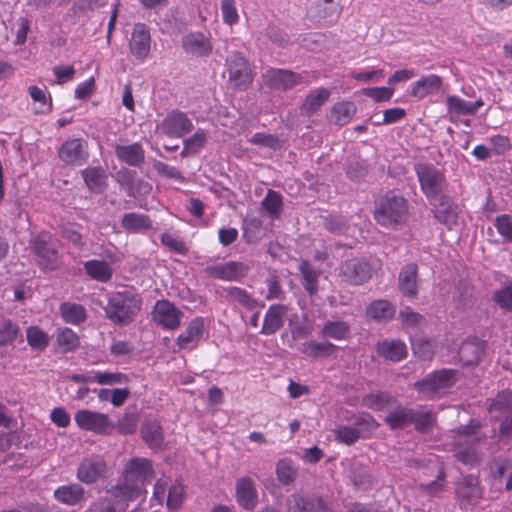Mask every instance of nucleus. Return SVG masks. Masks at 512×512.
I'll list each match as a JSON object with an SVG mask.
<instances>
[{
	"instance_id": "obj_1",
	"label": "nucleus",
	"mask_w": 512,
	"mask_h": 512,
	"mask_svg": "<svg viewBox=\"0 0 512 512\" xmlns=\"http://www.w3.org/2000/svg\"><path fill=\"white\" fill-rule=\"evenodd\" d=\"M154 477L152 463L147 458L134 457L128 460L123 469V481L108 490L109 494L126 499L138 498L143 485Z\"/></svg>"
},
{
	"instance_id": "obj_2",
	"label": "nucleus",
	"mask_w": 512,
	"mask_h": 512,
	"mask_svg": "<svg viewBox=\"0 0 512 512\" xmlns=\"http://www.w3.org/2000/svg\"><path fill=\"white\" fill-rule=\"evenodd\" d=\"M452 432L454 433L452 451L455 458L468 466L478 464L481 456L475 451L474 445L486 437L480 433V423L470 422Z\"/></svg>"
},
{
	"instance_id": "obj_3",
	"label": "nucleus",
	"mask_w": 512,
	"mask_h": 512,
	"mask_svg": "<svg viewBox=\"0 0 512 512\" xmlns=\"http://www.w3.org/2000/svg\"><path fill=\"white\" fill-rule=\"evenodd\" d=\"M142 299L130 291L113 293L104 308L106 317L116 325H128L140 312Z\"/></svg>"
},
{
	"instance_id": "obj_4",
	"label": "nucleus",
	"mask_w": 512,
	"mask_h": 512,
	"mask_svg": "<svg viewBox=\"0 0 512 512\" xmlns=\"http://www.w3.org/2000/svg\"><path fill=\"white\" fill-rule=\"evenodd\" d=\"M422 193L429 202L443 195L447 189V181L444 173L431 164L419 163L415 165Z\"/></svg>"
},
{
	"instance_id": "obj_5",
	"label": "nucleus",
	"mask_w": 512,
	"mask_h": 512,
	"mask_svg": "<svg viewBox=\"0 0 512 512\" xmlns=\"http://www.w3.org/2000/svg\"><path fill=\"white\" fill-rule=\"evenodd\" d=\"M226 69L231 88L245 91L251 86L254 72L249 61L240 52H233L228 56Z\"/></svg>"
},
{
	"instance_id": "obj_6",
	"label": "nucleus",
	"mask_w": 512,
	"mask_h": 512,
	"mask_svg": "<svg viewBox=\"0 0 512 512\" xmlns=\"http://www.w3.org/2000/svg\"><path fill=\"white\" fill-rule=\"evenodd\" d=\"M408 213L407 201L402 196L386 195L378 203L374 216L382 226H391L402 222Z\"/></svg>"
},
{
	"instance_id": "obj_7",
	"label": "nucleus",
	"mask_w": 512,
	"mask_h": 512,
	"mask_svg": "<svg viewBox=\"0 0 512 512\" xmlns=\"http://www.w3.org/2000/svg\"><path fill=\"white\" fill-rule=\"evenodd\" d=\"M455 383L453 370L443 369L427 375L414 384L415 389L427 398L446 393Z\"/></svg>"
},
{
	"instance_id": "obj_8",
	"label": "nucleus",
	"mask_w": 512,
	"mask_h": 512,
	"mask_svg": "<svg viewBox=\"0 0 512 512\" xmlns=\"http://www.w3.org/2000/svg\"><path fill=\"white\" fill-rule=\"evenodd\" d=\"M37 263L43 269L54 270L59 266L57 241L48 233H41L31 241Z\"/></svg>"
},
{
	"instance_id": "obj_9",
	"label": "nucleus",
	"mask_w": 512,
	"mask_h": 512,
	"mask_svg": "<svg viewBox=\"0 0 512 512\" xmlns=\"http://www.w3.org/2000/svg\"><path fill=\"white\" fill-rule=\"evenodd\" d=\"M261 77L268 88L279 91H287L295 86L309 83L304 75L288 69L268 68Z\"/></svg>"
},
{
	"instance_id": "obj_10",
	"label": "nucleus",
	"mask_w": 512,
	"mask_h": 512,
	"mask_svg": "<svg viewBox=\"0 0 512 512\" xmlns=\"http://www.w3.org/2000/svg\"><path fill=\"white\" fill-rule=\"evenodd\" d=\"M249 271L250 266L239 261L217 263L209 265L204 269L208 277L223 281H240L247 276Z\"/></svg>"
},
{
	"instance_id": "obj_11",
	"label": "nucleus",
	"mask_w": 512,
	"mask_h": 512,
	"mask_svg": "<svg viewBox=\"0 0 512 512\" xmlns=\"http://www.w3.org/2000/svg\"><path fill=\"white\" fill-rule=\"evenodd\" d=\"M182 317L183 313L168 300L157 301L152 311L153 321L164 329H177Z\"/></svg>"
},
{
	"instance_id": "obj_12",
	"label": "nucleus",
	"mask_w": 512,
	"mask_h": 512,
	"mask_svg": "<svg viewBox=\"0 0 512 512\" xmlns=\"http://www.w3.org/2000/svg\"><path fill=\"white\" fill-rule=\"evenodd\" d=\"M74 418L81 429L92 431L97 434L107 433L112 427L106 414L88 409L79 410L76 412Z\"/></svg>"
},
{
	"instance_id": "obj_13",
	"label": "nucleus",
	"mask_w": 512,
	"mask_h": 512,
	"mask_svg": "<svg viewBox=\"0 0 512 512\" xmlns=\"http://www.w3.org/2000/svg\"><path fill=\"white\" fill-rule=\"evenodd\" d=\"M61 161L69 165H81L88 158V144L80 138L66 140L58 150Z\"/></svg>"
},
{
	"instance_id": "obj_14",
	"label": "nucleus",
	"mask_w": 512,
	"mask_h": 512,
	"mask_svg": "<svg viewBox=\"0 0 512 512\" xmlns=\"http://www.w3.org/2000/svg\"><path fill=\"white\" fill-rule=\"evenodd\" d=\"M107 471L105 461L100 457L84 458L77 468V479L83 484H93L103 478Z\"/></svg>"
},
{
	"instance_id": "obj_15",
	"label": "nucleus",
	"mask_w": 512,
	"mask_h": 512,
	"mask_svg": "<svg viewBox=\"0 0 512 512\" xmlns=\"http://www.w3.org/2000/svg\"><path fill=\"white\" fill-rule=\"evenodd\" d=\"M193 123L180 110L171 111L162 121L161 129L169 137H183L193 130Z\"/></svg>"
},
{
	"instance_id": "obj_16",
	"label": "nucleus",
	"mask_w": 512,
	"mask_h": 512,
	"mask_svg": "<svg viewBox=\"0 0 512 512\" xmlns=\"http://www.w3.org/2000/svg\"><path fill=\"white\" fill-rule=\"evenodd\" d=\"M372 269L368 262L361 259L346 260L341 266L343 279L353 285H361L371 278Z\"/></svg>"
},
{
	"instance_id": "obj_17",
	"label": "nucleus",
	"mask_w": 512,
	"mask_h": 512,
	"mask_svg": "<svg viewBox=\"0 0 512 512\" xmlns=\"http://www.w3.org/2000/svg\"><path fill=\"white\" fill-rule=\"evenodd\" d=\"M430 204L434 206V217L441 224L448 227V229L457 225L458 207L449 196L443 195L430 202Z\"/></svg>"
},
{
	"instance_id": "obj_18",
	"label": "nucleus",
	"mask_w": 512,
	"mask_h": 512,
	"mask_svg": "<svg viewBox=\"0 0 512 512\" xmlns=\"http://www.w3.org/2000/svg\"><path fill=\"white\" fill-rule=\"evenodd\" d=\"M456 495L462 507L475 505L482 498V489L479 480L473 475L464 477L456 487Z\"/></svg>"
},
{
	"instance_id": "obj_19",
	"label": "nucleus",
	"mask_w": 512,
	"mask_h": 512,
	"mask_svg": "<svg viewBox=\"0 0 512 512\" xmlns=\"http://www.w3.org/2000/svg\"><path fill=\"white\" fill-rule=\"evenodd\" d=\"M151 37L148 27L143 23L134 25L130 39V50L137 59H145L150 52Z\"/></svg>"
},
{
	"instance_id": "obj_20",
	"label": "nucleus",
	"mask_w": 512,
	"mask_h": 512,
	"mask_svg": "<svg viewBox=\"0 0 512 512\" xmlns=\"http://www.w3.org/2000/svg\"><path fill=\"white\" fill-rule=\"evenodd\" d=\"M236 500L238 504L246 509L253 510L258 503V492L255 482L250 477H241L237 480Z\"/></svg>"
},
{
	"instance_id": "obj_21",
	"label": "nucleus",
	"mask_w": 512,
	"mask_h": 512,
	"mask_svg": "<svg viewBox=\"0 0 512 512\" xmlns=\"http://www.w3.org/2000/svg\"><path fill=\"white\" fill-rule=\"evenodd\" d=\"M287 312L288 307L286 305H271L264 316V321L260 333L263 335L275 334L283 327Z\"/></svg>"
},
{
	"instance_id": "obj_22",
	"label": "nucleus",
	"mask_w": 512,
	"mask_h": 512,
	"mask_svg": "<svg viewBox=\"0 0 512 512\" xmlns=\"http://www.w3.org/2000/svg\"><path fill=\"white\" fill-rule=\"evenodd\" d=\"M82 178L88 190L95 194H102L108 188V174L100 166L87 167L81 171Z\"/></svg>"
},
{
	"instance_id": "obj_23",
	"label": "nucleus",
	"mask_w": 512,
	"mask_h": 512,
	"mask_svg": "<svg viewBox=\"0 0 512 512\" xmlns=\"http://www.w3.org/2000/svg\"><path fill=\"white\" fill-rule=\"evenodd\" d=\"M398 286L401 293L406 297H415L418 293V267L409 263L402 267L399 272Z\"/></svg>"
},
{
	"instance_id": "obj_24",
	"label": "nucleus",
	"mask_w": 512,
	"mask_h": 512,
	"mask_svg": "<svg viewBox=\"0 0 512 512\" xmlns=\"http://www.w3.org/2000/svg\"><path fill=\"white\" fill-rule=\"evenodd\" d=\"M54 498L61 504L75 506L86 499L85 489L78 483L59 486L54 490Z\"/></svg>"
},
{
	"instance_id": "obj_25",
	"label": "nucleus",
	"mask_w": 512,
	"mask_h": 512,
	"mask_svg": "<svg viewBox=\"0 0 512 512\" xmlns=\"http://www.w3.org/2000/svg\"><path fill=\"white\" fill-rule=\"evenodd\" d=\"M183 49L193 56H208L212 52V45L207 37L200 32L189 33L182 39Z\"/></svg>"
},
{
	"instance_id": "obj_26",
	"label": "nucleus",
	"mask_w": 512,
	"mask_h": 512,
	"mask_svg": "<svg viewBox=\"0 0 512 512\" xmlns=\"http://www.w3.org/2000/svg\"><path fill=\"white\" fill-rule=\"evenodd\" d=\"M114 152L116 157L123 163L138 167L145 161V151L140 143L129 145H115Z\"/></svg>"
},
{
	"instance_id": "obj_27",
	"label": "nucleus",
	"mask_w": 512,
	"mask_h": 512,
	"mask_svg": "<svg viewBox=\"0 0 512 512\" xmlns=\"http://www.w3.org/2000/svg\"><path fill=\"white\" fill-rule=\"evenodd\" d=\"M485 341L476 337L464 341L459 348V358L464 365H474L479 362L484 351Z\"/></svg>"
},
{
	"instance_id": "obj_28",
	"label": "nucleus",
	"mask_w": 512,
	"mask_h": 512,
	"mask_svg": "<svg viewBox=\"0 0 512 512\" xmlns=\"http://www.w3.org/2000/svg\"><path fill=\"white\" fill-rule=\"evenodd\" d=\"M204 333V321L197 317L187 326L186 330L177 338V345L180 349H193L196 347Z\"/></svg>"
},
{
	"instance_id": "obj_29",
	"label": "nucleus",
	"mask_w": 512,
	"mask_h": 512,
	"mask_svg": "<svg viewBox=\"0 0 512 512\" xmlns=\"http://www.w3.org/2000/svg\"><path fill=\"white\" fill-rule=\"evenodd\" d=\"M111 496L100 497L96 501L92 502L91 505L85 510V512H126L130 499H126L123 496Z\"/></svg>"
},
{
	"instance_id": "obj_30",
	"label": "nucleus",
	"mask_w": 512,
	"mask_h": 512,
	"mask_svg": "<svg viewBox=\"0 0 512 512\" xmlns=\"http://www.w3.org/2000/svg\"><path fill=\"white\" fill-rule=\"evenodd\" d=\"M376 351L379 356L392 362H399L406 358V345L400 340L385 339L377 343Z\"/></svg>"
},
{
	"instance_id": "obj_31",
	"label": "nucleus",
	"mask_w": 512,
	"mask_h": 512,
	"mask_svg": "<svg viewBox=\"0 0 512 512\" xmlns=\"http://www.w3.org/2000/svg\"><path fill=\"white\" fill-rule=\"evenodd\" d=\"M483 105L484 103L480 98L475 102L465 101L455 95L446 98L447 111L450 115H475Z\"/></svg>"
},
{
	"instance_id": "obj_32",
	"label": "nucleus",
	"mask_w": 512,
	"mask_h": 512,
	"mask_svg": "<svg viewBox=\"0 0 512 512\" xmlns=\"http://www.w3.org/2000/svg\"><path fill=\"white\" fill-rule=\"evenodd\" d=\"M414 409L397 405L384 417V422L392 429H403L412 424Z\"/></svg>"
},
{
	"instance_id": "obj_33",
	"label": "nucleus",
	"mask_w": 512,
	"mask_h": 512,
	"mask_svg": "<svg viewBox=\"0 0 512 512\" xmlns=\"http://www.w3.org/2000/svg\"><path fill=\"white\" fill-rule=\"evenodd\" d=\"M141 437L151 449H161L164 444V433L161 425L155 420H149L141 426Z\"/></svg>"
},
{
	"instance_id": "obj_34",
	"label": "nucleus",
	"mask_w": 512,
	"mask_h": 512,
	"mask_svg": "<svg viewBox=\"0 0 512 512\" xmlns=\"http://www.w3.org/2000/svg\"><path fill=\"white\" fill-rule=\"evenodd\" d=\"M308 13L314 20L334 21L341 14V7L335 0H321L310 7Z\"/></svg>"
},
{
	"instance_id": "obj_35",
	"label": "nucleus",
	"mask_w": 512,
	"mask_h": 512,
	"mask_svg": "<svg viewBox=\"0 0 512 512\" xmlns=\"http://www.w3.org/2000/svg\"><path fill=\"white\" fill-rule=\"evenodd\" d=\"M330 95L331 92L327 88L320 87L312 90L306 96L300 107L301 113L307 116H311L327 102Z\"/></svg>"
},
{
	"instance_id": "obj_36",
	"label": "nucleus",
	"mask_w": 512,
	"mask_h": 512,
	"mask_svg": "<svg viewBox=\"0 0 512 512\" xmlns=\"http://www.w3.org/2000/svg\"><path fill=\"white\" fill-rule=\"evenodd\" d=\"M225 298L232 303H237L243 308L252 311L259 306V302L250 293L240 287L230 286L224 288Z\"/></svg>"
},
{
	"instance_id": "obj_37",
	"label": "nucleus",
	"mask_w": 512,
	"mask_h": 512,
	"mask_svg": "<svg viewBox=\"0 0 512 512\" xmlns=\"http://www.w3.org/2000/svg\"><path fill=\"white\" fill-rule=\"evenodd\" d=\"M442 85V79L438 75L431 74L416 81L412 87L411 95L423 99L427 95L437 92Z\"/></svg>"
},
{
	"instance_id": "obj_38",
	"label": "nucleus",
	"mask_w": 512,
	"mask_h": 512,
	"mask_svg": "<svg viewBox=\"0 0 512 512\" xmlns=\"http://www.w3.org/2000/svg\"><path fill=\"white\" fill-rule=\"evenodd\" d=\"M60 314L66 323L79 325L87 319V311L81 304L64 302L59 307Z\"/></svg>"
},
{
	"instance_id": "obj_39",
	"label": "nucleus",
	"mask_w": 512,
	"mask_h": 512,
	"mask_svg": "<svg viewBox=\"0 0 512 512\" xmlns=\"http://www.w3.org/2000/svg\"><path fill=\"white\" fill-rule=\"evenodd\" d=\"M84 269L92 279L103 283L110 281L113 275V269L103 260H89L84 263Z\"/></svg>"
},
{
	"instance_id": "obj_40",
	"label": "nucleus",
	"mask_w": 512,
	"mask_h": 512,
	"mask_svg": "<svg viewBox=\"0 0 512 512\" xmlns=\"http://www.w3.org/2000/svg\"><path fill=\"white\" fill-rule=\"evenodd\" d=\"M298 269L302 275V285L309 295L318 292V278L320 271L315 270L306 260H301Z\"/></svg>"
},
{
	"instance_id": "obj_41",
	"label": "nucleus",
	"mask_w": 512,
	"mask_h": 512,
	"mask_svg": "<svg viewBox=\"0 0 512 512\" xmlns=\"http://www.w3.org/2000/svg\"><path fill=\"white\" fill-rule=\"evenodd\" d=\"M395 402L396 400L392 395L382 391L366 394L362 398V405L375 411L385 410Z\"/></svg>"
},
{
	"instance_id": "obj_42",
	"label": "nucleus",
	"mask_w": 512,
	"mask_h": 512,
	"mask_svg": "<svg viewBox=\"0 0 512 512\" xmlns=\"http://www.w3.org/2000/svg\"><path fill=\"white\" fill-rule=\"evenodd\" d=\"M356 105L350 101H342L333 105L331 119L336 125L343 126L350 122L356 113Z\"/></svg>"
},
{
	"instance_id": "obj_43",
	"label": "nucleus",
	"mask_w": 512,
	"mask_h": 512,
	"mask_svg": "<svg viewBox=\"0 0 512 512\" xmlns=\"http://www.w3.org/2000/svg\"><path fill=\"white\" fill-rule=\"evenodd\" d=\"M368 317L376 321H388L395 314V307L387 300H376L366 310Z\"/></svg>"
},
{
	"instance_id": "obj_44",
	"label": "nucleus",
	"mask_w": 512,
	"mask_h": 512,
	"mask_svg": "<svg viewBox=\"0 0 512 512\" xmlns=\"http://www.w3.org/2000/svg\"><path fill=\"white\" fill-rule=\"evenodd\" d=\"M121 225L129 232H140L151 228V220L147 215L131 212L123 215Z\"/></svg>"
},
{
	"instance_id": "obj_45",
	"label": "nucleus",
	"mask_w": 512,
	"mask_h": 512,
	"mask_svg": "<svg viewBox=\"0 0 512 512\" xmlns=\"http://www.w3.org/2000/svg\"><path fill=\"white\" fill-rule=\"evenodd\" d=\"M350 333V326L347 322L337 320V321H327L322 329L321 336L324 338H332L334 340H345Z\"/></svg>"
},
{
	"instance_id": "obj_46",
	"label": "nucleus",
	"mask_w": 512,
	"mask_h": 512,
	"mask_svg": "<svg viewBox=\"0 0 512 512\" xmlns=\"http://www.w3.org/2000/svg\"><path fill=\"white\" fill-rule=\"evenodd\" d=\"M336 346L330 342L306 341L301 345V352L311 358H319L332 354Z\"/></svg>"
},
{
	"instance_id": "obj_47",
	"label": "nucleus",
	"mask_w": 512,
	"mask_h": 512,
	"mask_svg": "<svg viewBox=\"0 0 512 512\" xmlns=\"http://www.w3.org/2000/svg\"><path fill=\"white\" fill-rule=\"evenodd\" d=\"M492 299L502 311L512 312V280L496 289Z\"/></svg>"
},
{
	"instance_id": "obj_48",
	"label": "nucleus",
	"mask_w": 512,
	"mask_h": 512,
	"mask_svg": "<svg viewBox=\"0 0 512 512\" xmlns=\"http://www.w3.org/2000/svg\"><path fill=\"white\" fill-rule=\"evenodd\" d=\"M56 342L63 353L75 350L79 347V338L70 328H62L57 331Z\"/></svg>"
},
{
	"instance_id": "obj_49",
	"label": "nucleus",
	"mask_w": 512,
	"mask_h": 512,
	"mask_svg": "<svg viewBox=\"0 0 512 512\" xmlns=\"http://www.w3.org/2000/svg\"><path fill=\"white\" fill-rule=\"evenodd\" d=\"M276 474L280 483L289 485L296 479L298 469L289 459H281L276 465Z\"/></svg>"
},
{
	"instance_id": "obj_50",
	"label": "nucleus",
	"mask_w": 512,
	"mask_h": 512,
	"mask_svg": "<svg viewBox=\"0 0 512 512\" xmlns=\"http://www.w3.org/2000/svg\"><path fill=\"white\" fill-rule=\"evenodd\" d=\"M29 346L36 351H43L49 344V336L38 326H30L26 331Z\"/></svg>"
},
{
	"instance_id": "obj_51",
	"label": "nucleus",
	"mask_w": 512,
	"mask_h": 512,
	"mask_svg": "<svg viewBox=\"0 0 512 512\" xmlns=\"http://www.w3.org/2000/svg\"><path fill=\"white\" fill-rule=\"evenodd\" d=\"M490 412H496L499 415L507 414L512 411V393L502 391L496 395L489 405Z\"/></svg>"
},
{
	"instance_id": "obj_52",
	"label": "nucleus",
	"mask_w": 512,
	"mask_h": 512,
	"mask_svg": "<svg viewBox=\"0 0 512 512\" xmlns=\"http://www.w3.org/2000/svg\"><path fill=\"white\" fill-rule=\"evenodd\" d=\"M185 498V488L180 480L169 487L166 505L170 510H178Z\"/></svg>"
},
{
	"instance_id": "obj_53",
	"label": "nucleus",
	"mask_w": 512,
	"mask_h": 512,
	"mask_svg": "<svg viewBox=\"0 0 512 512\" xmlns=\"http://www.w3.org/2000/svg\"><path fill=\"white\" fill-rule=\"evenodd\" d=\"M312 496L295 492L287 498V512H311Z\"/></svg>"
},
{
	"instance_id": "obj_54",
	"label": "nucleus",
	"mask_w": 512,
	"mask_h": 512,
	"mask_svg": "<svg viewBox=\"0 0 512 512\" xmlns=\"http://www.w3.org/2000/svg\"><path fill=\"white\" fill-rule=\"evenodd\" d=\"M28 92L35 103H39V107L35 110L36 114L49 112L52 108V100L46 95V91L38 86H29Z\"/></svg>"
},
{
	"instance_id": "obj_55",
	"label": "nucleus",
	"mask_w": 512,
	"mask_h": 512,
	"mask_svg": "<svg viewBox=\"0 0 512 512\" xmlns=\"http://www.w3.org/2000/svg\"><path fill=\"white\" fill-rule=\"evenodd\" d=\"M282 197L273 190H269L265 198L262 200L261 205L263 209L271 216L276 218L282 210Z\"/></svg>"
},
{
	"instance_id": "obj_56",
	"label": "nucleus",
	"mask_w": 512,
	"mask_h": 512,
	"mask_svg": "<svg viewBox=\"0 0 512 512\" xmlns=\"http://www.w3.org/2000/svg\"><path fill=\"white\" fill-rule=\"evenodd\" d=\"M412 350L415 356L422 360H431L434 355L433 343L424 338L412 340Z\"/></svg>"
},
{
	"instance_id": "obj_57",
	"label": "nucleus",
	"mask_w": 512,
	"mask_h": 512,
	"mask_svg": "<svg viewBox=\"0 0 512 512\" xmlns=\"http://www.w3.org/2000/svg\"><path fill=\"white\" fill-rule=\"evenodd\" d=\"M115 179L117 183L129 193L136 188L138 182L136 179V172L127 168H121L118 170L115 174ZM139 183L143 182L139 181Z\"/></svg>"
},
{
	"instance_id": "obj_58",
	"label": "nucleus",
	"mask_w": 512,
	"mask_h": 512,
	"mask_svg": "<svg viewBox=\"0 0 512 512\" xmlns=\"http://www.w3.org/2000/svg\"><path fill=\"white\" fill-rule=\"evenodd\" d=\"M249 142L254 145L270 148L273 150L279 149L282 146V142L278 136L266 133H255L249 139Z\"/></svg>"
},
{
	"instance_id": "obj_59",
	"label": "nucleus",
	"mask_w": 512,
	"mask_h": 512,
	"mask_svg": "<svg viewBox=\"0 0 512 512\" xmlns=\"http://www.w3.org/2000/svg\"><path fill=\"white\" fill-rule=\"evenodd\" d=\"M334 435L337 441L352 445L360 438V431L353 427L341 425L334 430Z\"/></svg>"
},
{
	"instance_id": "obj_60",
	"label": "nucleus",
	"mask_w": 512,
	"mask_h": 512,
	"mask_svg": "<svg viewBox=\"0 0 512 512\" xmlns=\"http://www.w3.org/2000/svg\"><path fill=\"white\" fill-rule=\"evenodd\" d=\"M94 379L100 385L123 384L128 381L127 375L120 372H94Z\"/></svg>"
},
{
	"instance_id": "obj_61",
	"label": "nucleus",
	"mask_w": 512,
	"mask_h": 512,
	"mask_svg": "<svg viewBox=\"0 0 512 512\" xmlns=\"http://www.w3.org/2000/svg\"><path fill=\"white\" fill-rule=\"evenodd\" d=\"M61 235L64 239L72 243L74 246L78 248H83L85 246V241L77 229V227L73 224H64L61 226Z\"/></svg>"
},
{
	"instance_id": "obj_62",
	"label": "nucleus",
	"mask_w": 512,
	"mask_h": 512,
	"mask_svg": "<svg viewBox=\"0 0 512 512\" xmlns=\"http://www.w3.org/2000/svg\"><path fill=\"white\" fill-rule=\"evenodd\" d=\"M434 418L428 411L414 410L412 424L420 432H426L433 426Z\"/></svg>"
},
{
	"instance_id": "obj_63",
	"label": "nucleus",
	"mask_w": 512,
	"mask_h": 512,
	"mask_svg": "<svg viewBox=\"0 0 512 512\" xmlns=\"http://www.w3.org/2000/svg\"><path fill=\"white\" fill-rule=\"evenodd\" d=\"M207 142V133L198 129L192 136L185 138L183 144L188 146L190 150L197 154L206 144Z\"/></svg>"
},
{
	"instance_id": "obj_64",
	"label": "nucleus",
	"mask_w": 512,
	"mask_h": 512,
	"mask_svg": "<svg viewBox=\"0 0 512 512\" xmlns=\"http://www.w3.org/2000/svg\"><path fill=\"white\" fill-rule=\"evenodd\" d=\"M495 227L499 234L503 236V238L511 242L512 241V220L511 217L507 214H503L498 216L495 219Z\"/></svg>"
}]
</instances>
